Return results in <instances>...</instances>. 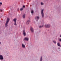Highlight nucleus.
Returning a JSON list of instances; mask_svg holds the SVG:
<instances>
[{
    "mask_svg": "<svg viewBox=\"0 0 61 61\" xmlns=\"http://www.w3.org/2000/svg\"><path fill=\"white\" fill-rule=\"evenodd\" d=\"M30 20H28L26 22V24L27 25H28V24H29V22H30Z\"/></svg>",
    "mask_w": 61,
    "mask_h": 61,
    "instance_id": "nucleus-7",
    "label": "nucleus"
},
{
    "mask_svg": "<svg viewBox=\"0 0 61 61\" xmlns=\"http://www.w3.org/2000/svg\"><path fill=\"white\" fill-rule=\"evenodd\" d=\"M22 47L23 48H25V45L23 44H22Z\"/></svg>",
    "mask_w": 61,
    "mask_h": 61,
    "instance_id": "nucleus-12",
    "label": "nucleus"
},
{
    "mask_svg": "<svg viewBox=\"0 0 61 61\" xmlns=\"http://www.w3.org/2000/svg\"><path fill=\"white\" fill-rule=\"evenodd\" d=\"M0 59L1 60H3L4 59V58L3 56V55H0Z\"/></svg>",
    "mask_w": 61,
    "mask_h": 61,
    "instance_id": "nucleus-3",
    "label": "nucleus"
},
{
    "mask_svg": "<svg viewBox=\"0 0 61 61\" xmlns=\"http://www.w3.org/2000/svg\"><path fill=\"white\" fill-rule=\"evenodd\" d=\"M53 42H54V43H55V44H56V41H53Z\"/></svg>",
    "mask_w": 61,
    "mask_h": 61,
    "instance_id": "nucleus-20",
    "label": "nucleus"
},
{
    "mask_svg": "<svg viewBox=\"0 0 61 61\" xmlns=\"http://www.w3.org/2000/svg\"><path fill=\"white\" fill-rule=\"evenodd\" d=\"M9 20H10L9 18H7V20L6 21V22L7 23H8V22H9Z\"/></svg>",
    "mask_w": 61,
    "mask_h": 61,
    "instance_id": "nucleus-10",
    "label": "nucleus"
},
{
    "mask_svg": "<svg viewBox=\"0 0 61 61\" xmlns=\"http://www.w3.org/2000/svg\"><path fill=\"white\" fill-rule=\"evenodd\" d=\"M39 17L38 16H37L35 18V19L36 20V19H37L38 20L39 19Z\"/></svg>",
    "mask_w": 61,
    "mask_h": 61,
    "instance_id": "nucleus-8",
    "label": "nucleus"
},
{
    "mask_svg": "<svg viewBox=\"0 0 61 61\" xmlns=\"http://www.w3.org/2000/svg\"><path fill=\"white\" fill-rule=\"evenodd\" d=\"M43 12H44V9L42 10L41 12V14L42 18H44V13H43Z\"/></svg>",
    "mask_w": 61,
    "mask_h": 61,
    "instance_id": "nucleus-1",
    "label": "nucleus"
},
{
    "mask_svg": "<svg viewBox=\"0 0 61 61\" xmlns=\"http://www.w3.org/2000/svg\"><path fill=\"white\" fill-rule=\"evenodd\" d=\"M50 26V25L46 24L45 25V26L46 28H49Z\"/></svg>",
    "mask_w": 61,
    "mask_h": 61,
    "instance_id": "nucleus-2",
    "label": "nucleus"
},
{
    "mask_svg": "<svg viewBox=\"0 0 61 61\" xmlns=\"http://www.w3.org/2000/svg\"><path fill=\"white\" fill-rule=\"evenodd\" d=\"M0 11H2V10L0 9Z\"/></svg>",
    "mask_w": 61,
    "mask_h": 61,
    "instance_id": "nucleus-27",
    "label": "nucleus"
},
{
    "mask_svg": "<svg viewBox=\"0 0 61 61\" xmlns=\"http://www.w3.org/2000/svg\"><path fill=\"white\" fill-rule=\"evenodd\" d=\"M19 8H18L17 9V10H18V11H19Z\"/></svg>",
    "mask_w": 61,
    "mask_h": 61,
    "instance_id": "nucleus-25",
    "label": "nucleus"
},
{
    "mask_svg": "<svg viewBox=\"0 0 61 61\" xmlns=\"http://www.w3.org/2000/svg\"><path fill=\"white\" fill-rule=\"evenodd\" d=\"M44 4V3L42 2H41V5H43Z\"/></svg>",
    "mask_w": 61,
    "mask_h": 61,
    "instance_id": "nucleus-22",
    "label": "nucleus"
},
{
    "mask_svg": "<svg viewBox=\"0 0 61 61\" xmlns=\"http://www.w3.org/2000/svg\"><path fill=\"white\" fill-rule=\"evenodd\" d=\"M17 25V24H16V23H15V25Z\"/></svg>",
    "mask_w": 61,
    "mask_h": 61,
    "instance_id": "nucleus-28",
    "label": "nucleus"
},
{
    "mask_svg": "<svg viewBox=\"0 0 61 61\" xmlns=\"http://www.w3.org/2000/svg\"><path fill=\"white\" fill-rule=\"evenodd\" d=\"M13 21L15 22L14 23V25H15V18L13 20Z\"/></svg>",
    "mask_w": 61,
    "mask_h": 61,
    "instance_id": "nucleus-9",
    "label": "nucleus"
},
{
    "mask_svg": "<svg viewBox=\"0 0 61 61\" xmlns=\"http://www.w3.org/2000/svg\"><path fill=\"white\" fill-rule=\"evenodd\" d=\"M44 27V25H43L42 26H40L39 27V28H42V27Z\"/></svg>",
    "mask_w": 61,
    "mask_h": 61,
    "instance_id": "nucleus-18",
    "label": "nucleus"
},
{
    "mask_svg": "<svg viewBox=\"0 0 61 61\" xmlns=\"http://www.w3.org/2000/svg\"><path fill=\"white\" fill-rule=\"evenodd\" d=\"M8 23V22H6V23L5 24V27H7V26H8V25H7Z\"/></svg>",
    "mask_w": 61,
    "mask_h": 61,
    "instance_id": "nucleus-11",
    "label": "nucleus"
},
{
    "mask_svg": "<svg viewBox=\"0 0 61 61\" xmlns=\"http://www.w3.org/2000/svg\"><path fill=\"white\" fill-rule=\"evenodd\" d=\"M29 40V38H27L26 37H25V38L24 39V40H25L26 41H28Z\"/></svg>",
    "mask_w": 61,
    "mask_h": 61,
    "instance_id": "nucleus-6",
    "label": "nucleus"
},
{
    "mask_svg": "<svg viewBox=\"0 0 61 61\" xmlns=\"http://www.w3.org/2000/svg\"><path fill=\"white\" fill-rule=\"evenodd\" d=\"M25 15L24 14L23 15V18H25Z\"/></svg>",
    "mask_w": 61,
    "mask_h": 61,
    "instance_id": "nucleus-14",
    "label": "nucleus"
},
{
    "mask_svg": "<svg viewBox=\"0 0 61 61\" xmlns=\"http://www.w3.org/2000/svg\"><path fill=\"white\" fill-rule=\"evenodd\" d=\"M2 5H0V6H1Z\"/></svg>",
    "mask_w": 61,
    "mask_h": 61,
    "instance_id": "nucleus-31",
    "label": "nucleus"
},
{
    "mask_svg": "<svg viewBox=\"0 0 61 61\" xmlns=\"http://www.w3.org/2000/svg\"><path fill=\"white\" fill-rule=\"evenodd\" d=\"M42 60H43V59H42V57H41L40 61H42Z\"/></svg>",
    "mask_w": 61,
    "mask_h": 61,
    "instance_id": "nucleus-17",
    "label": "nucleus"
},
{
    "mask_svg": "<svg viewBox=\"0 0 61 61\" xmlns=\"http://www.w3.org/2000/svg\"><path fill=\"white\" fill-rule=\"evenodd\" d=\"M30 30H31L32 33H34V29H33V28H32V27H30Z\"/></svg>",
    "mask_w": 61,
    "mask_h": 61,
    "instance_id": "nucleus-5",
    "label": "nucleus"
},
{
    "mask_svg": "<svg viewBox=\"0 0 61 61\" xmlns=\"http://www.w3.org/2000/svg\"><path fill=\"white\" fill-rule=\"evenodd\" d=\"M10 8L11 10H13V7H10Z\"/></svg>",
    "mask_w": 61,
    "mask_h": 61,
    "instance_id": "nucleus-16",
    "label": "nucleus"
},
{
    "mask_svg": "<svg viewBox=\"0 0 61 61\" xmlns=\"http://www.w3.org/2000/svg\"><path fill=\"white\" fill-rule=\"evenodd\" d=\"M16 19L15 18V22H16Z\"/></svg>",
    "mask_w": 61,
    "mask_h": 61,
    "instance_id": "nucleus-30",
    "label": "nucleus"
},
{
    "mask_svg": "<svg viewBox=\"0 0 61 61\" xmlns=\"http://www.w3.org/2000/svg\"><path fill=\"white\" fill-rule=\"evenodd\" d=\"M31 14H34V11L33 10H31Z\"/></svg>",
    "mask_w": 61,
    "mask_h": 61,
    "instance_id": "nucleus-15",
    "label": "nucleus"
},
{
    "mask_svg": "<svg viewBox=\"0 0 61 61\" xmlns=\"http://www.w3.org/2000/svg\"><path fill=\"white\" fill-rule=\"evenodd\" d=\"M60 37H61V35H60Z\"/></svg>",
    "mask_w": 61,
    "mask_h": 61,
    "instance_id": "nucleus-29",
    "label": "nucleus"
},
{
    "mask_svg": "<svg viewBox=\"0 0 61 61\" xmlns=\"http://www.w3.org/2000/svg\"><path fill=\"white\" fill-rule=\"evenodd\" d=\"M23 10V8H21L20 9V11H22V10Z\"/></svg>",
    "mask_w": 61,
    "mask_h": 61,
    "instance_id": "nucleus-21",
    "label": "nucleus"
},
{
    "mask_svg": "<svg viewBox=\"0 0 61 61\" xmlns=\"http://www.w3.org/2000/svg\"><path fill=\"white\" fill-rule=\"evenodd\" d=\"M60 47H59V48H58V49H60Z\"/></svg>",
    "mask_w": 61,
    "mask_h": 61,
    "instance_id": "nucleus-26",
    "label": "nucleus"
},
{
    "mask_svg": "<svg viewBox=\"0 0 61 61\" xmlns=\"http://www.w3.org/2000/svg\"><path fill=\"white\" fill-rule=\"evenodd\" d=\"M23 34L24 36H26V33L25 32V31L24 30H23Z\"/></svg>",
    "mask_w": 61,
    "mask_h": 61,
    "instance_id": "nucleus-4",
    "label": "nucleus"
},
{
    "mask_svg": "<svg viewBox=\"0 0 61 61\" xmlns=\"http://www.w3.org/2000/svg\"><path fill=\"white\" fill-rule=\"evenodd\" d=\"M1 44V42H0V45Z\"/></svg>",
    "mask_w": 61,
    "mask_h": 61,
    "instance_id": "nucleus-32",
    "label": "nucleus"
},
{
    "mask_svg": "<svg viewBox=\"0 0 61 61\" xmlns=\"http://www.w3.org/2000/svg\"><path fill=\"white\" fill-rule=\"evenodd\" d=\"M0 5H2V2L0 3Z\"/></svg>",
    "mask_w": 61,
    "mask_h": 61,
    "instance_id": "nucleus-24",
    "label": "nucleus"
},
{
    "mask_svg": "<svg viewBox=\"0 0 61 61\" xmlns=\"http://www.w3.org/2000/svg\"><path fill=\"white\" fill-rule=\"evenodd\" d=\"M59 41L60 42H61V39H59Z\"/></svg>",
    "mask_w": 61,
    "mask_h": 61,
    "instance_id": "nucleus-23",
    "label": "nucleus"
},
{
    "mask_svg": "<svg viewBox=\"0 0 61 61\" xmlns=\"http://www.w3.org/2000/svg\"><path fill=\"white\" fill-rule=\"evenodd\" d=\"M57 45L59 46H60V47H61V45H60V43L59 42H58V43Z\"/></svg>",
    "mask_w": 61,
    "mask_h": 61,
    "instance_id": "nucleus-13",
    "label": "nucleus"
},
{
    "mask_svg": "<svg viewBox=\"0 0 61 61\" xmlns=\"http://www.w3.org/2000/svg\"><path fill=\"white\" fill-rule=\"evenodd\" d=\"M23 8H25V5H23Z\"/></svg>",
    "mask_w": 61,
    "mask_h": 61,
    "instance_id": "nucleus-19",
    "label": "nucleus"
}]
</instances>
